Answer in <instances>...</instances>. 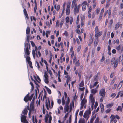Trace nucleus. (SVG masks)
<instances>
[{
	"label": "nucleus",
	"instance_id": "64",
	"mask_svg": "<svg viewBox=\"0 0 123 123\" xmlns=\"http://www.w3.org/2000/svg\"><path fill=\"white\" fill-rule=\"evenodd\" d=\"M84 95V93L83 92L80 95V100H82V99Z\"/></svg>",
	"mask_w": 123,
	"mask_h": 123
},
{
	"label": "nucleus",
	"instance_id": "16",
	"mask_svg": "<svg viewBox=\"0 0 123 123\" xmlns=\"http://www.w3.org/2000/svg\"><path fill=\"white\" fill-rule=\"evenodd\" d=\"M99 117H97L95 120L94 123H102V121L101 120L100 121Z\"/></svg>",
	"mask_w": 123,
	"mask_h": 123
},
{
	"label": "nucleus",
	"instance_id": "44",
	"mask_svg": "<svg viewBox=\"0 0 123 123\" xmlns=\"http://www.w3.org/2000/svg\"><path fill=\"white\" fill-rule=\"evenodd\" d=\"M116 111H118L119 110L120 111H122V108L121 106H118V108L116 109Z\"/></svg>",
	"mask_w": 123,
	"mask_h": 123
},
{
	"label": "nucleus",
	"instance_id": "32",
	"mask_svg": "<svg viewBox=\"0 0 123 123\" xmlns=\"http://www.w3.org/2000/svg\"><path fill=\"white\" fill-rule=\"evenodd\" d=\"M30 32V28L28 26L26 28V33L27 34H29Z\"/></svg>",
	"mask_w": 123,
	"mask_h": 123
},
{
	"label": "nucleus",
	"instance_id": "12",
	"mask_svg": "<svg viewBox=\"0 0 123 123\" xmlns=\"http://www.w3.org/2000/svg\"><path fill=\"white\" fill-rule=\"evenodd\" d=\"M34 102H31V103L30 104V111H34Z\"/></svg>",
	"mask_w": 123,
	"mask_h": 123
},
{
	"label": "nucleus",
	"instance_id": "45",
	"mask_svg": "<svg viewBox=\"0 0 123 123\" xmlns=\"http://www.w3.org/2000/svg\"><path fill=\"white\" fill-rule=\"evenodd\" d=\"M123 80H122V81H121L120 82V83H119V84L117 86V87L120 86L119 88H121L122 87V86L123 85Z\"/></svg>",
	"mask_w": 123,
	"mask_h": 123
},
{
	"label": "nucleus",
	"instance_id": "7",
	"mask_svg": "<svg viewBox=\"0 0 123 123\" xmlns=\"http://www.w3.org/2000/svg\"><path fill=\"white\" fill-rule=\"evenodd\" d=\"M48 102L47 101V100L45 102V106L46 108L48 110H49V108H51V106L50 105V101L49 99L48 100Z\"/></svg>",
	"mask_w": 123,
	"mask_h": 123
},
{
	"label": "nucleus",
	"instance_id": "11",
	"mask_svg": "<svg viewBox=\"0 0 123 123\" xmlns=\"http://www.w3.org/2000/svg\"><path fill=\"white\" fill-rule=\"evenodd\" d=\"M67 5V8H70L71 6V2L70 1H69L66 3L64 2L63 5V8H65V7L66 5Z\"/></svg>",
	"mask_w": 123,
	"mask_h": 123
},
{
	"label": "nucleus",
	"instance_id": "52",
	"mask_svg": "<svg viewBox=\"0 0 123 123\" xmlns=\"http://www.w3.org/2000/svg\"><path fill=\"white\" fill-rule=\"evenodd\" d=\"M79 15H78L77 18L76 22V24L77 25H78L79 22Z\"/></svg>",
	"mask_w": 123,
	"mask_h": 123
},
{
	"label": "nucleus",
	"instance_id": "40",
	"mask_svg": "<svg viewBox=\"0 0 123 123\" xmlns=\"http://www.w3.org/2000/svg\"><path fill=\"white\" fill-rule=\"evenodd\" d=\"M113 103H112L107 105L106 106L107 108H111L113 106Z\"/></svg>",
	"mask_w": 123,
	"mask_h": 123
},
{
	"label": "nucleus",
	"instance_id": "28",
	"mask_svg": "<svg viewBox=\"0 0 123 123\" xmlns=\"http://www.w3.org/2000/svg\"><path fill=\"white\" fill-rule=\"evenodd\" d=\"M79 8H74V13L75 15L78 13L79 10Z\"/></svg>",
	"mask_w": 123,
	"mask_h": 123
},
{
	"label": "nucleus",
	"instance_id": "15",
	"mask_svg": "<svg viewBox=\"0 0 123 123\" xmlns=\"http://www.w3.org/2000/svg\"><path fill=\"white\" fill-rule=\"evenodd\" d=\"M96 117V115H95L94 116H92L91 118L90 119V122H89V121H88L87 123H93L94 119Z\"/></svg>",
	"mask_w": 123,
	"mask_h": 123
},
{
	"label": "nucleus",
	"instance_id": "10",
	"mask_svg": "<svg viewBox=\"0 0 123 123\" xmlns=\"http://www.w3.org/2000/svg\"><path fill=\"white\" fill-rule=\"evenodd\" d=\"M21 115L22 116L21 117V121L22 123L27 120L26 116L22 114H21Z\"/></svg>",
	"mask_w": 123,
	"mask_h": 123
},
{
	"label": "nucleus",
	"instance_id": "8",
	"mask_svg": "<svg viewBox=\"0 0 123 123\" xmlns=\"http://www.w3.org/2000/svg\"><path fill=\"white\" fill-rule=\"evenodd\" d=\"M89 98L92 103H94L95 101L94 97L92 94H91L90 95Z\"/></svg>",
	"mask_w": 123,
	"mask_h": 123
},
{
	"label": "nucleus",
	"instance_id": "4",
	"mask_svg": "<svg viewBox=\"0 0 123 123\" xmlns=\"http://www.w3.org/2000/svg\"><path fill=\"white\" fill-rule=\"evenodd\" d=\"M26 56V57L24 55V57L26 59V61L28 62V64L29 65L30 67L31 68H33L32 62L31 61H30L31 60L30 57L29 55Z\"/></svg>",
	"mask_w": 123,
	"mask_h": 123
},
{
	"label": "nucleus",
	"instance_id": "41",
	"mask_svg": "<svg viewBox=\"0 0 123 123\" xmlns=\"http://www.w3.org/2000/svg\"><path fill=\"white\" fill-rule=\"evenodd\" d=\"M32 54L34 58L35 57L36 55V53L34 50L33 49L32 50Z\"/></svg>",
	"mask_w": 123,
	"mask_h": 123
},
{
	"label": "nucleus",
	"instance_id": "37",
	"mask_svg": "<svg viewBox=\"0 0 123 123\" xmlns=\"http://www.w3.org/2000/svg\"><path fill=\"white\" fill-rule=\"evenodd\" d=\"M69 105H65V108H64V110H66V111H68L69 109Z\"/></svg>",
	"mask_w": 123,
	"mask_h": 123
},
{
	"label": "nucleus",
	"instance_id": "63",
	"mask_svg": "<svg viewBox=\"0 0 123 123\" xmlns=\"http://www.w3.org/2000/svg\"><path fill=\"white\" fill-rule=\"evenodd\" d=\"M64 35L65 36L67 37L68 36V34L67 31H65Z\"/></svg>",
	"mask_w": 123,
	"mask_h": 123
},
{
	"label": "nucleus",
	"instance_id": "48",
	"mask_svg": "<svg viewBox=\"0 0 123 123\" xmlns=\"http://www.w3.org/2000/svg\"><path fill=\"white\" fill-rule=\"evenodd\" d=\"M105 58L104 56V54L102 55V58L100 60V62H103L105 60Z\"/></svg>",
	"mask_w": 123,
	"mask_h": 123
},
{
	"label": "nucleus",
	"instance_id": "34",
	"mask_svg": "<svg viewBox=\"0 0 123 123\" xmlns=\"http://www.w3.org/2000/svg\"><path fill=\"white\" fill-rule=\"evenodd\" d=\"M70 12V8H67L66 10V13L67 15H69Z\"/></svg>",
	"mask_w": 123,
	"mask_h": 123
},
{
	"label": "nucleus",
	"instance_id": "42",
	"mask_svg": "<svg viewBox=\"0 0 123 123\" xmlns=\"http://www.w3.org/2000/svg\"><path fill=\"white\" fill-rule=\"evenodd\" d=\"M84 82L83 80H82L80 83L79 86L80 87H82L84 86Z\"/></svg>",
	"mask_w": 123,
	"mask_h": 123
},
{
	"label": "nucleus",
	"instance_id": "29",
	"mask_svg": "<svg viewBox=\"0 0 123 123\" xmlns=\"http://www.w3.org/2000/svg\"><path fill=\"white\" fill-rule=\"evenodd\" d=\"M85 121L84 118H80L78 123H85Z\"/></svg>",
	"mask_w": 123,
	"mask_h": 123
},
{
	"label": "nucleus",
	"instance_id": "5",
	"mask_svg": "<svg viewBox=\"0 0 123 123\" xmlns=\"http://www.w3.org/2000/svg\"><path fill=\"white\" fill-rule=\"evenodd\" d=\"M87 102V100L86 99H85V97H84L83 98L81 102V106L80 108V110H82L83 107L84 105H85Z\"/></svg>",
	"mask_w": 123,
	"mask_h": 123
},
{
	"label": "nucleus",
	"instance_id": "49",
	"mask_svg": "<svg viewBox=\"0 0 123 123\" xmlns=\"http://www.w3.org/2000/svg\"><path fill=\"white\" fill-rule=\"evenodd\" d=\"M59 25H60L59 23V21L58 20L56 22L55 26L56 27H58L59 26Z\"/></svg>",
	"mask_w": 123,
	"mask_h": 123
},
{
	"label": "nucleus",
	"instance_id": "51",
	"mask_svg": "<svg viewBox=\"0 0 123 123\" xmlns=\"http://www.w3.org/2000/svg\"><path fill=\"white\" fill-rule=\"evenodd\" d=\"M45 79L44 80V82L45 83L47 84H48L49 83V81L48 80V78H45Z\"/></svg>",
	"mask_w": 123,
	"mask_h": 123
},
{
	"label": "nucleus",
	"instance_id": "60",
	"mask_svg": "<svg viewBox=\"0 0 123 123\" xmlns=\"http://www.w3.org/2000/svg\"><path fill=\"white\" fill-rule=\"evenodd\" d=\"M83 111H80L79 112V115L80 117H81L83 115Z\"/></svg>",
	"mask_w": 123,
	"mask_h": 123
},
{
	"label": "nucleus",
	"instance_id": "54",
	"mask_svg": "<svg viewBox=\"0 0 123 123\" xmlns=\"http://www.w3.org/2000/svg\"><path fill=\"white\" fill-rule=\"evenodd\" d=\"M66 22L68 23L69 21V18L68 17H67L65 18Z\"/></svg>",
	"mask_w": 123,
	"mask_h": 123
},
{
	"label": "nucleus",
	"instance_id": "62",
	"mask_svg": "<svg viewBox=\"0 0 123 123\" xmlns=\"http://www.w3.org/2000/svg\"><path fill=\"white\" fill-rule=\"evenodd\" d=\"M116 80V78H114L112 80V81L111 83V85L113 84L114 83V82Z\"/></svg>",
	"mask_w": 123,
	"mask_h": 123
},
{
	"label": "nucleus",
	"instance_id": "30",
	"mask_svg": "<svg viewBox=\"0 0 123 123\" xmlns=\"http://www.w3.org/2000/svg\"><path fill=\"white\" fill-rule=\"evenodd\" d=\"M41 54L40 52L39 51H38L36 53V55L37 57L38 58L39 57H40L41 56Z\"/></svg>",
	"mask_w": 123,
	"mask_h": 123
},
{
	"label": "nucleus",
	"instance_id": "14",
	"mask_svg": "<svg viewBox=\"0 0 123 123\" xmlns=\"http://www.w3.org/2000/svg\"><path fill=\"white\" fill-rule=\"evenodd\" d=\"M121 25H122V24L121 23V22H118L115 25V30H116L118 29Z\"/></svg>",
	"mask_w": 123,
	"mask_h": 123
},
{
	"label": "nucleus",
	"instance_id": "22",
	"mask_svg": "<svg viewBox=\"0 0 123 123\" xmlns=\"http://www.w3.org/2000/svg\"><path fill=\"white\" fill-rule=\"evenodd\" d=\"M99 42L98 38H96L95 40L94 43V46L95 47H96L98 45Z\"/></svg>",
	"mask_w": 123,
	"mask_h": 123
},
{
	"label": "nucleus",
	"instance_id": "56",
	"mask_svg": "<svg viewBox=\"0 0 123 123\" xmlns=\"http://www.w3.org/2000/svg\"><path fill=\"white\" fill-rule=\"evenodd\" d=\"M85 16L84 15H82L81 16V21H83V20L85 19Z\"/></svg>",
	"mask_w": 123,
	"mask_h": 123
},
{
	"label": "nucleus",
	"instance_id": "38",
	"mask_svg": "<svg viewBox=\"0 0 123 123\" xmlns=\"http://www.w3.org/2000/svg\"><path fill=\"white\" fill-rule=\"evenodd\" d=\"M70 102V99L68 97H67V100L65 101V105H69Z\"/></svg>",
	"mask_w": 123,
	"mask_h": 123
},
{
	"label": "nucleus",
	"instance_id": "20",
	"mask_svg": "<svg viewBox=\"0 0 123 123\" xmlns=\"http://www.w3.org/2000/svg\"><path fill=\"white\" fill-rule=\"evenodd\" d=\"M34 78L37 80V81L38 83L41 81L40 79L39 78V76L38 75H37L36 77L35 76H34Z\"/></svg>",
	"mask_w": 123,
	"mask_h": 123
},
{
	"label": "nucleus",
	"instance_id": "36",
	"mask_svg": "<svg viewBox=\"0 0 123 123\" xmlns=\"http://www.w3.org/2000/svg\"><path fill=\"white\" fill-rule=\"evenodd\" d=\"M62 105H64L65 104V101L64 99V96H63L62 98Z\"/></svg>",
	"mask_w": 123,
	"mask_h": 123
},
{
	"label": "nucleus",
	"instance_id": "2",
	"mask_svg": "<svg viewBox=\"0 0 123 123\" xmlns=\"http://www.w3.org/2000/svg\"><path fill=\"white\" fill-rule=\"evenodd\" d=\"M111 63L112 65L114 64L113 68L114 69H115L117 67L118 64V60L116 59L115 57H113L111 60Z\"/></svg>",
	"mask_w": 123,
	"mask_h": 123
},
{
	"label": "nucleus",
	"instance_id": "57",
	"mask_svg": "<svg viewBox=\"0 0 123 123\" xmlns=\"http://www.w3.org/2000/svg\"><path fill=\"white\" fill-rule=\"evenodd\" d=\"M76 32L78 34H80V30L78 29H77L75 30Z\"/></svg>",
	"mask_w": 123,
	"mask_h": 123
},
{
	"label": "nucleus",
	"instance_id": "47",
	"mask_svg": "<svg viewBox=\"0 0 123 123\" xmlns=\"http://www.w3.org/2000/svg\"><path fill=\"white\" fill-rule=\"evenodd\" d=\"M98 27L96 26L95 28V33L99 32Z\"/></svg>",
	"mask_w": 123,
	"mask_h": 123
},
{
	"label": "nucleus",
	"instance_id": "17",
	"mask_svg": "<svg viewBox=\"0 0 123 123\" xmlns=\"http://www.w3.org/2000/svg\"><path fill=\"white\" fill-rule=\"evenodd\" d=\"M102 35V31H99L98 32L95 33V37H97V38H98Z\"/></svg>",
	"mask_w": 123,
	"mask_h": 123
},
{
	"label": "nucleus",
	"instance_id": "46",
	"mask_svg": "<svg viewBox=\"0 0 123 123\" xmlns=\"http://www.w3.org/2000/svg\"><path fill=\"white\" fill-rule=\"evenodd\" d=\"M44 76L45 78H48V76L47 74V72L46 71L44 72Z\"/></svg>",
	"mask_w": 123,
	"mask_h": 123
},
{
	"label": "nucleus",
	"instance_id": "61",
	"mask_svg": "<svg viewBox=\"0 0 123 123\" xmlns=\"http://www.w3.org/2000/svg\"><path fill=\"white\" fill-rule=\"evenodd\" d=\"M112 119L114 120L116 118V116L113 115H111L110 117Z\"/></svg>",
	"mask_w": 123,
	"mask_h": 123
},
{
	"label": "nucleus",
	"instance_id": "23",
	"mask_svg": "<svg viewBox=\"0 0 123 123\" xmlns=\"http://www.w3.org/2000/svg\"><path fill=\"white\" fill-rule=\"evenodd\" d=\"M100 107L101 109V112L103 113L104 110V106L103 104L102 103L100 104Z\"/></svg>",
	"mask_w": 123,
	"mask_h": 123
},
{
	"label": "nucleus",
	"instance_id": "50",
	"mask_svg": "<svg viewBox=\"0 0 123 123\" xmlns=\"http://www.w3.org/2000/svg\"><path fill=\"white\" fill-rule=\"evenodd\" d=\"M121 46V45H119L118 46L116 47V49L117 50H120Z\"/></svg>",
	"mask_w": 123,
	"mask_h": 123
},
{
	"label": "nucleus",
	"instance_id": "27",
	"mask_svg": "<svg viewBox=\"0 0 123 123\" xmlns=\"http://www.w3.org/2000/svg\"><path fill=\"white\" fill-rule=\"evenodd\" d=\"M97 91V90L96 89V88H94L92 89L91 91V92L92 93L93 95L95 94L96 92Z\"/></svg>",
	"mask_w": 123,
	"mask_h": 123
},
{
	"label": "nucleus",
	"instance_id": "3",
	"mask_svg": "<svg viewBox=\"0 0 123 123\" xmlns=\"http://www.w3.org/2000/svg\"><path fill=\"white\" fill-rule=\"evenodd\" d=\"M76 59V55L74 56V58L73 60V62L74 63L75 62H76L75 63V66L77 67H79L80 65V61L79 60L77 61Z\"/></svg>",
	"mask_w": 123,
	"mask_h": 123
},
{
	"label": "nucleus",
	"instance_id": "1",
	"mask_svg": "<svg viewBox=\"0 0 123 123\" xmlns=\"http://www.w3.org/2000/svg\"><path fill=\"white\" fill-rule=\"evenodd\" d=\"M25 48L24 50L25 53V54L26 55H29L30 54V51L29 50V49H30V45H29L28 43H25Z\"/></svg>",
	"mask_w": 123,
	"mask_h": 123
},
{
	"label": "nucleus",
	"instance_id": "24",
	"mask_svg": "<svg viewBox=\"0 0 123 123\" xmlns=\"http://www.w3.org/2000/svg\"><path fill=\"white\" fill-rule=\"evenodd\" d=\"M100 73H98L94 77V81H97L98 80V74L99 75Z\"/></svg>",
	"mask_w": 123,
	"mask_h": 123
},
{
	"label": "nucleus",
	"instance_id": "43",
	"mask_svg": "<svg viewBox=\"0 0 123 123\" xmlns=\"http://www.w3.org/2000/svg\"><path fill=\"white\" fill-rule=\"evenodd\" d=\"M45 87L48 92V93L49 94H51V90L47 87L45 86Z\"/></svg>",
	"mask_w": 123,
	"mask_h": 123
},
{
	"label": "nucleus",
	"instance_id": "55",
	"mask_svg": "<svg viewBox=\"0 0 123 123\" xmlns=\"http://www.w3.org/2000/svg\"><path fill=\"white\" fill-rule=\"evenodd\" d=\"M88 115L86 114L85 113L84 114L83 117L85 118H87V119L88 118V117H87Z\"/></svg>",
	"mask_w": 123,
	"mask_h": 123
},
{
	"label": "nucleus",
	"instance_id": "59",
	"mask_svg": "<svg viewBox=\"0 0 123 123\" xmlns=\"http://www.w3.org/2000/svg\"><path fill=\"white\" fill-rule=\"evenodd\" d=\"M111 109H108L106 110L105 111V112L107 113H109L111 111Z\"/></svg>",
	"mask_w": 123,
	"mask_h": 123
},
{
	"label": "nucleus",
	"instance_id": "13",
	"mask_svg": "<svg viewBox=\"0 0 123 123\" xmlns=\"http://www.w3.org/2000/svg\"><path fill=\"white\" fill-rule=\"evenodd\" d=\"M76 0H73L71 5L72 8H77V4L76 3Z\"/></svg>",
	"mask_w": 123,
	"mask_h": 123
},
{
	"label": "nucleus",
	"instance_id": "26",
	"mask_svg": "<svg viewBox=\"0 0 123 123\" xmlns=\"http://www.w3.org/2000/svg\"><path fill=\"white\" fill-rule=\"evenodd\" d=\"M87 3L86 1H84L82 4V8H86V5H87Z\"/></svg>",
	"mask_w": 123,
	"mask_h": 123
},
{
	"label": "nucleus",
	"instance_id": "18",
	"mask_svg": "<svg viewBox=\"0 0 123 123\" xmlns=\"http://www.w3.org/2000/svg\"><path fill=\"white\" fill-rule=\"evenodd\" d=\"M76 93H75V95L73 99L72 104L73 107L74 106V101L75 99L76 100L77 97V96H76Z\"/></svg>",
	"mask_w": 123,
	"mask_h": 123
},
{
	"label": "nucleus",
	"instance_id": "25",
	"mask_svg": "<svg viewBox=\"0 0 123 123\" xmlns=\"http://www.w3.org/2000/svg\"><path fill=\"white\" fill-rule=\"evenodd\" d=\"M33 81H34L36 85L37 86H36V87L37 88V90H38V92H39V90L38 88L40 86L38 84L37 82L36 81L34 80H33Z\"/></svg>",
	"mask_w": 123,
	"mask_h": 123
},
{
	"label": "nucleus",
	"instance_id": "53",
	"mask_svg": "<svg viewBox=\"0 0 123 123\" xmlns=\"http://www.w3.org/2000/svg\"><path fill=\"white\" fill-rule=\"evenodd\" d=\"M103 78L104 80L105 81V82H107V77L105 76H103Z\"/></svg>",
	"mask_w": 123,
	"mask_h": 123
},
{
	"label": "nucleus",
	"instance_id": "6",
	"mask_svg": "<svg viewBox=\"0 0 123 123\" xmlns=\"http://www.w3.org/2000/svg\"><path fill=\"white\" fill-rule=\"evenodd\" d=\"M100 95L102 97H104L105 95V89H102L99 92Z\"/></svg>",
	"mask_w": 123,
	"mask_h": 123
},
{
	"label": "nucleus",
	"instance_id": "19",
	"mask_svg": "<svg viewBox=\"0 0 123 123\" xmlns=\"http://www.w3.org/2000/svg\"><path fill=\"white\" fill-rule=\"evenodd\" d=\"M28 111L26 108H25L22 111V113L24 115H26L27 114Z\"/></svg>",
	"mask_w": 123,
	"mask_h": 123
},
{
	"label": "nucleus",
	"instance_id": "21",
	"mask_svg": "<svg viewBox=\"0 0 123 123\" xmlns=\"http://www.w3.org/2000/svg\"><path fill=\"white\" fill-rule=\"evenodd\" d=\"M25 16L27 19H28L29 18V17L25 8L23 10Z\"/></svg>",
	"mask_w": 123,
	"mask_h": 123
},
{
	"label": "nucleus",
	"instance_id": "35",
	"mask_svg": "<svg viewBox=\"0 0 123 123\" xmlns=\"http://www.w3.org/2000/svg\"><path fill=\"white\" fill-rule=\"evenodd\" d=\"M49 117V115L47 114L45 116V122L46 123H47L48 120V118Z\"/></svg>",
	"mask_w": 123,
	"mask_h": 123
},
{
	"label": "nucleus",
	"instance_id": "33",
	"mask_svg": "<svg viewBox=\"0 0 123 123\" xmlns=\"http://www.w3.org/2000/svg\"><path fill=\"white\" fill-rule=\"evenodd\" d=\"M93 38H90L89 39V43L88 45L89 46H91V44L92 43L93 41Z\"/></svg>",
	"mask_w": 123,
	"mask_h": 123
},
{
	"label": "nucleus",
	"instance_id": "9",
	"mask_svg": "<svg viewBox=\"0 0 123 123\" xmlns=\"http://www.w3.org/2000/svg\"><path fill=\"white\" fill-rule=\"evenodd\" d=\"M24 100L26 102H28L29 100L30 101L31 100H30L29 93L27 94L25 96L24 98Z\"/></svg>",
	"mask_w": 123,
	"mask_h": 123
},
{
	"label": "nucleus",
	"instance_id": "58",
	"mask_svg": "<svg viewBox=\"0 0 123 123\" xmlns=\"http://www.w3.org/2000/svg\"><path fill=\"white\" fill-rule=\"evenodd\" d=\"M81 48V45L79 46L77 49V51L78 52H79L80 50V49Z\"/></svg>",
	"mask_w": 123,
	"mask_h": 123
},
{
	"label": "nucleus",
	"instance_id": "39",
	"mask_svg": "<svg viewBox=\"0 0 123 123\" xmlns=\"http://www.w3.org/2000/svg\"><path fill=\"white\" fill-rule=\"evenodd\" d=\"M64 19H62L60 23V28H61L62 26V25L64 23Z\"/></svg>",
	"mask_w": 123,
	"mask_h": 123
},
{
	"label": "nucleus",
	"instance_id": "31",
	"mask_svg": "<svg viewBox=\"0 0 123 123\" xmlns=\"http://www.w3.org/2000/svg\"><path fill=\"white\" fill-rule=\"evenodd\" d=\"M91 109L90 108H89L88 110L86 111L85 113L88 115L90 114L91 113Z\"/></svg>",
	"mask_w": 123,
	"mask_h": 123
}]
</instances>
